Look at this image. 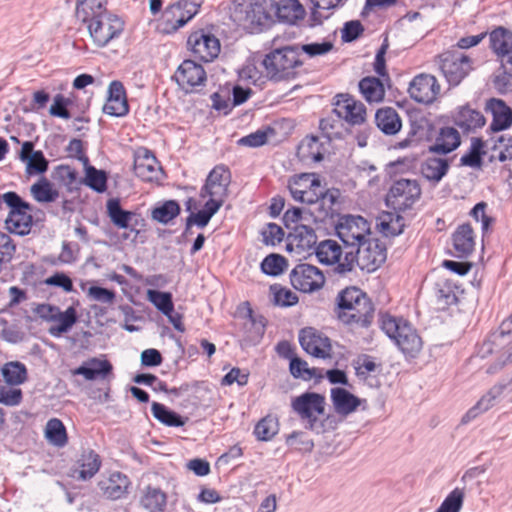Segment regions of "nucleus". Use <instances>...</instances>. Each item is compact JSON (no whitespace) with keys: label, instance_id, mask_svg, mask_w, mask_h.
Returning <instances> with one entry per match:
<instances>
[{"label":"nucleus","instance_id":"f257e3e1","mask_svg":"<svg viewBox=\"0 0 512 512\" xmlns=\"http://www.w3.org/2000/svg\"><path fill=\"white\" fill-rule=\"evenodd\" d=\"M106 0H77L76 17L87 24L93 42L105 47L124 30V22L107 11Z\"/></svg>","mask_w":512,"mask_h":512},{"label":"nucleus","instance_id":"f03ea898","mask_svg":"<svg viewBox=\"0 0 512 512\" xmlns=\"http://www.w3.org/2000/svg\"><path fill=\"white\" fill-rule=\"evenodd\" d=\"M230 18L248 33H260L273 24L269 0H234L230 6Z\"/></svg>","mask_w":512,"mask_h":512},{"label":"nucleus","instance_id":"7ed1b4c3","mask_svg":"<svg viewBox=\"0 0 512 512\" xmlns=\"http://www.w3.org/2000/svg\"><path fill=\"white\" fill-rule=\"evenodd\" d=\"M386 247L378 239L367 238L353 251L344 252V261L336 267L339 273L352 271L354 264L361 269L374 271L386 261Z\"/></svg>","mask_w":512,"mask_h":512},{"label":"nucleus","instance_id":"20e7f679","mask_svg":"<svg viewBox=\"0 0 512 512\" xmlns=\"http://www.w3.org/2000/svg\"><path fill=\"white\" fill-rule=\"evenodd\" d=\"M381 329L406 357L415 358L420 353L422 339L407 320L388 314L382 315Z\"/></svg>","mask_w":512,"mask_h":512},{"label":"nucleus","instance_id":"39448f33","mask_svg":"<svg viewBox=\"0 0 512 512\" xmlns=\"http://www.w3.org/2000/svg\"><path fill=\"white\" fill-rule=\"evenodd\" d=\"M302 65L300 49L296 45L275 49L268 53L263 60L268 78L276 82L295 78L296 68Z\"/></svg>","mask_w":512,"mask_h":512},{"label":"nucleus","instance_id":"423d86ee","mask_svg":"<svg viewBox=\"0 0 512 512\" xmlns=\"http://www.w3.org/2000/svg\"><path fill=\"white\" fill-rule=\"evenodd\" d=\"M204 0H178L165 8L159 24L163 34H173L188 23L199 11Z\"/></svg>","mask_w":512,"mask_h":512},{"label":"nucleus","instance_id":"0eeeda50","mask_svg":"<svg viewBox=\"0 0 512 512\" xmlns=\"http://www.w3.org/2000/svg\"><path fill=\"white\" fill-rule=\"evenodd\" d=\"M293 411L302 419L307 420L306 429L320 433L323 431V422L318 421L317 415L325 411V397L315 392H305L294 398L291 402Z\"/></svg>","mask_w":512,"mask_h":512},{"label":"nucleus","instance_id":"6e6552de","mask_svg":"<svg viewBox=\"0 0 512 512\" xmlns=\"http://www.w3.org/2000/svg\"><path fill=\"white\" fill-rule=\"evenodd\" d=\"M3 201L11 209L5 220L6 229L20 236L29 234L32 216L27 212L32 210V206L13 191L3 194Z\"/></svg>","mask_w":512,"mask_h":512},{"label":"nucleus","instance_id":"1a4fd4ad","mask_svg":"<svg viewBox=\"0 0 512 512\" xmlns=\"http://www.w3.org/2000/svg\"><path fill=\"white\" fill-rule=\"evenodd\" d=\"M422 190L415 179L401 178L393 182L385 197L387 207L395 212L411 209L420 199Z\"/></svg>","mask_w":512,"mask_h":512},{"label":"nucleus","instance_id":"9d476101","mask_svg":"<svg viewBox=\"0 0 512 512\" xmlns=\"http://www.w3.org/2000/svg\"><path fill=\"white\" fill-rule=\"evenodd\" d=\"M336 234L344 244L345 251H353L371 235L370 224L362 216L344 215L335 225Z\"/></svg>","mask_w":512,"mask_h":512},{"label":"nucleus","instance_id":"9b49d317","mask_svg":"<svg viewBox=\"0 0 512 512\" xmlns=\"http://www.w3.org/2000/svg\"><path fill=\"white\" fill-rule=\"evenodd\" d=\"M439 69L447 82L457 86L472 70V61L469 56L459 50H447L436 58Z\"/></svg>","mask_w":512,"mask_h":512},{"label":"nucleus","instance_id":"f8f14e48","mask_svg":"<svg viewBox=\"0 0 512 512\" xmlns=\"http://www.w3.org/2000/svg\"><path fill=\"white\" fill-rule=\"evenodd\" d=\"M187 46L194 57L203 62L213 61L220 53L219 39L202 29L194 31L189 35Z\"/></svg>","mask_w":512,"mask_h":512},{"label":"nucleus","instance_id":"ddd939ff","mask_svg":"<svg viewBox=\"0 0 512 512\" xmlns=\"http://www.w3.org/2000/svg\"><path fill=\"white\" fill-rule=\"evenodd\" d=\"M299 343L306 353L315 358L326 359L331 357L332 345L330 338L313 327L300 330Z\"/></svg>","mask_w":512,"mask_h":512},{"label":"nucleus","instance_id":"4468645a","mask_svg":"<svg viewBox=\"0 0 512 512\" xmlns=\"http://www.w3.org/2000/svg\"><path fill=\"white\" fill-rule=\"evenodd\" d=\"M337 301L340 310L358 309L364 322H372L374 306L364 290H340Z\"/></svg>","mask_w":512,"mask_h":512},{"label":"nucleus","instance_id":"2eb2a0df","mask_svg":"<svg viewBox=\"0 0 512 512\" xmlns=\"http://www.w3.org/2000/svg\"><path fill=\"white\" fill-rule=\"evenodd\" d=\"M230 183V170L224 165H217L208 174L205 184L201 188L200 196L202 198L208 196L225 199L228 196Z\"/></svg>","mask_w":512,"mask_h":512},{"label":"nucleus","instance_id":"dca6fc26","mask_svg":"<svg viewBox=\"0 0 512 512\" xmlns=\"http://www.w3.org/2000/svg\"><path fill=\"white\" fill-rule=\"evenodd\" d=\"M134 172L146 182L158 181L163 175L162 167L155 155L146 148H139L134 156Z\"/></svg>","mask_w":512,"mask_h":512},{"label":"nucleus","instance_id":"f3484780","mask_svg":"<svg viewBox=\"0 0 512 512\" xmlns=\"http://www.w3.org/2000/svg\"><path fill=\"white\" fill-rule=\"evenodd\" d=\"M317 246L315 230L306 224H297L287 236L286 249L297 255H303Z\"/></svg>","mask_w":512,"mask_h":512},{"label":"nucleus","instance_id":"a211bd4d","mask_svg":"<svg viewBox=\"0 0 512 512\" xmlns=\"http://www.w3.org/2000/svg\"><path fill=\"white\" fill-rule=\"evenodd\" d=\"M335 106L333 113H335L338 118L345 119L351 125H360L366 120L365 105L349 94L337 95Z\"/></svg>","mask_w":512,"mask_h":512},{"label":"nucleus","instance_id":"6ab92c4d","mask_svg":"<svg viewBox=\"0 0 512 512\" xmlns=\"http://www.w3.org/2000/svg\"><path fill=\"white\" fill-rule=\"evenodd\" d=\"M512 324V314L508 317L506 321H503L500 329L491 333L488 338L482 343L480 352L482 353V357H485L489 354L500 353L501 356L508 357L507 349L512 342H509L511 331L509 326ZM507 358L503 361V364L508 363Z\"/></svg>","mask_w":512,"mask_h":512},{"label":"nucleus","instance_id":"aec40b11","mask_svg":"<svg viewBox=\"0 0 512 512\" xmlns=\"http://www.w3.org/2000/svg\"><path fill=\"white\" fill-rule=\"evenodd\" d=\"M174 79L185 92H190L194 87L204 84L206 72L202 65L195 61L184 60L177 68Z\"/></svg>","mask_w":512,"mask_h":512},{"label":"nucleus","instance_id":"412c9836","mask_svg":"<svg viewBox=\"0 0 512 512\" xmlns=\"http://www.w3.org/2000/svg\"><path fill=\"white\" fill-rule=\"evenodd\" d=\"M290 282L292 288H322L325 277L321 270L316 266L301 263L296 265L290 272Z\"/></svg>","mask_w":512,"mask_h":512},{"label":"nucleus","instance_id":"4be33fe9","mask_svg":"<svg viewBox=\"0 0 512 512\" xmlns=\"http://www.w3.org/2000/svg\"><path fill=\"white\" fill-rule=\"evenodd\" d=\"M408 92L418 103H432L440 92V86L433 75L420 74L410 83Z\"/></svg>","mask_w":512,"mask_h":512},{"label":"nucleus","instance_id":"5701e85b","mask_svg":"<svg viewBox=\"0 0 512 512\" xmlns=\"http://www.w3.org/2000/svg\"><path fill=\"white\" fill-rule=\"evenodd\" d=\"M236 315L245 320L244 328L247 340L257 342L262 339L267 323L266 318L262 315H255L248 301L239 304Z\"/></svg>","mask_w":512,"mask_h":512},{"label":"nucleus","instance_id":"b1692460","mask_svg":"<svg viewBox=\"0 0 512 512\" xmlns=\"http://www.w3.org/2000/svg\"><path fill=\"white\" fill-rule=\"evenodd\" d=\"M269 11L276 20L287 24H295L305 16V9L298 0H269Z\"/></svg>","mask_w":512,"mask_h":512},{"label":"nucleus","instance_id":"393cba45","mask_svg":"<svg viewBox=\"0 0 512 512\" xmlns=\"http://www.w3.org/2000/svg\"><path fill=\"white\" fill-rule=\"evenodd\" d=\"M485 111L492 115V122L488 128L489 133H497L512 126V109L504 100L490 98L485 105Z\"/></svg>","mask_w":512,"mask_h":512},{"label":"nucleus","instance_id":"a878e982","mask_svg":"<svg viewBox=\"0 0 512 512\" xmlns=\"http://www.w3.org/2000/svg\"><path fill=\"white\" fill-rule=\"evenodd\" d=\"M316 197L317 200L311 204L314 208L312 211H309V216L315 222H322L327 218H333L335 214L334 206L338 203L340 190L337 188L320 190Z\"/></svg>","mask_w":512,"mask_h":512},{"label":"nucleus","instance_id":"bb28decb","mask_svg":"<svg viewBox=\"0 0 512 512\" xmlns=\"http://www.w3.org/2000/svg\"><path fill=\"white\" fill-rule=\"evenodd\" d=\"M103 112L114 117H123L129 112L126 91L122 82L114 80L109 84L108 97Z\"/></svg>","mask_w":512,"mask_h":512},{"label":"nucleus","instance_id":"cd10ccee","mask_svg":"<svg viewBox=\"0 0 512 512\" xmlns=\"http://www.w3.org/2000/svg\"><path fill=\"white\" fill-rule=\"evenodd\" d=\"M507 388L506 383H497L493 385L462 417L461 422L467 424L480 414L488 411L494 406L495 401L503 394Z\"/></svg>","mask_w":512,"mask_h":512},{"label":"nucleus","instance_id":"c85d7f7f","mask_svg":"<svg viewBox=\"0 0 512 512\" xmlns=\"http://www.w3.org/2000/svg\"><path fill=\"white\" fill-rule=\"evenodd\" d=\"M113 366L110 361L93 357L83 362L79 367L72 370L73 375H81L86 380L92 381L98 378L105 379L112 374Z\"/></svg>","mask_w":512,"mask_h":512},{"label":"nucleus","instance_id":"c756f323","mask_svg":"<svg viewBox=\"0 0 512 512\" xmlns=\"http://www.w3.org/2000/svg\"><path fill=\"white\" fill-rule=\"evenodd\" d=\"M130 481L126 475L121 472H114L109 478L99 482L98 486L103 494L112 500L122 498L128 490Z\"/></svg>","mask_w":512,"mask_h":512},{"label":"nucleus","instance_id":"7c9ffc66","mask_svg":"<svg viewBox=\"0 0 512 512\" xmlns=\"http://www.w3.org/2000/svg\"><path fill=\"white\" fill-rule=\"evenodd\" d=\"M461 144L459 132L453 127H444L440 129L435 143L429 147V152L446 155Z\"/></svg>","mask_w":512,"mask_h":512},{"label":"nucleus","instance_id":"2f4dec72","mask_svg":"<svg viewBox=\"0 0 512 512\" xmlns=\"http://www.w3.org/2000/svg\"><path fill=\"white\" fill-rule=\"evenodd\" d=\"M452 240L458 257L466 258L474 251V231L469 223L460 225L453 233Z\"/></svg>","mask_w":512,"mask_h":512},{"label":"nucleus","instance_id":"473e14b6","mask_svg":"<svg viewBox=\"0 0 512 512\" xmlns=\"http://www.w3.org/2000/svg\"><path fill=\"white\" fill-rule=\"evenodd\" d=\"M486 119L480 111L471 109L469 106L461 107L454 116V124L464 133L482 128Z\"/></svg>","mask_w":512,"mask_h":512},{"label":"nucleus","instance_id":"72a5a7b5","mask_svg":"<svg viewBox=\"0 0 512 512\" xmlns=\"http://www.w3.org/2000/svg\"><path fill=\"white\" fill-rule=\"evenodd\" d=\"M297 155L302 162H320L324 158L323 144L317 136H306L298 145Z\"/></svg>","mask_w":512,"mask_h":512},{"label":"nucleus","instance_id":"f704fd0d","mask_svg":"<svg viewBox=\"0 0 512 512\" xmlns=\"http://www.w3.org/2000/svg\"><path fill=\"white\" fill-rule=\"evenodd\" d=\"M375 123L386 135H395L401 129L402 123L398 112L392 107H383L375 113Z\"/></svg>","mask_w":512,"mask_h":512},{"label":"nucleus","instance_id":"c9c22d12","mask_svg":"<svg viewBox=\"0 0 512 512\" xmlns=\"http://www.w3.org/2000/svg\"><path fill=\"white\" fill-rule=\"evenodd\" d=\"M331 400L337 413L348 415L360 405V399L348 390L337 387L331 389Z\"/></svg>","mask_w":512,"mask_h":512},{"label":"nucleus","instance_id":"e433bc0d","mask_svg":"<svg viewBox=\"0 0 512 512\" xmlns=\"http://www.w3.org/2000/svg\"><path fill=\"white\" fill-rule=\"evenodd\" d=\"M314 252L318 261L322 264H337L338 267L340 263H343V261L340 260L343 254L342 248L335 240L327 239L319 242Z\"/></svg>","mask_w":512,"mask_h":512},{"label":"nucleus","instance_id":"4c0bfd02","mask_svg":"<svg viewBox=\"0 0 512 512\" xmlns=\"http://www.w3.org/2000/svg\"><path fill=\"white\" fill-rule=\"evenodd\" d=\"M151 413L158 422L167 427H182L189 420L188 417H183L164 404L155 401L151 404Z\"/></svg>","mask_w":512,"mask_h":512},{"label":"nucleus","instance_id":"58836bf2","mask_svg":"<svg viewBox=\"0 0 512 512\" xmlns=\"http://www.w3.org/2000/svg\"><path fill=\"white\" fill-rule=\"evenodd\" d=\"M449 167L447 159L427 157L421 164V173L427 180L438 183L447 174Z\"/></svg>","mask_w":512,"mask_h":512},{"label":"nucleus","instance_id":"ea45409f","mask_svg":"<svg viewBox=\"0 0 512 512\" xmlns=\"http://www.w3.org/2000/svg\"><path fill=\"white\" fill-rule=\"evenodd\" d=\"M140 503L149 512H163L167 504V495L160 488L147 486Z\"/></svg>","mask_w":512,"mask_h":512},{"label":"nucleus","instance_id":"a19ab883","mask_svg":"<svg viewBox=\"0 0 512 512\" xmlns=\"http://www.w3.org/2000/svg\"><path fill=\"white\" fill-rule=\"evenodd\" d=\"M106 208L110 221L119 229H128L132 219L136 216L134 212L124 210L118 199H109Z\"/></svg>","mask_w":512,"mask_h":512},{"label":"nucleus","instance_id":"79ce46f5","mask_svg":"<svg viewBox=\"0 0 512 512\" xmlns=\"http://www.w3.org/2000/svg\"><path fill=\"white\" fill-rule=\"evenodd\" d=\"M359 90L367 102H380L384 99L385 89L379 78L367 76L359 81Z\"/></svg>","mask_w":512,"mask_h":512},{"label":"nucleus","instance_id":"37998d69","mask_svg":"<svg viewBox=\"0 0 512 512\" xmlns=\"http://www.w3.org/2000/svg\"><path fill=\"white\" fill-rule=\"evenodd\" d=\"M482 138L473 137L467 153L460 158V166L472 168H481L483 165V156L486 154L485 144Z\"/></svg>","mask_w":512,"mask_h":512},{"label":"nucleus","instance_id":"c03bdc74","mask_svg":"<svg viewBox=\"0 0 512 512\" xmlns=\"http://www.w3.org/2000/svg\"><path fill=\"white\" fill-rule=\"evenodd\" d=\"M80 466L78 478L81 480H88L92 478L100 469L101 459L100 456L92 449L83 451L78 459Z\"/></svg>","mask_w":512,"mask_h":512},{"label":"nucleus","instance_id":"a18cd8bd","mask_svg":"<svg viewBox=\"0 0 512 512\" xmlns=\"http://www.w3.org/2000/svg\"><path fill=\"white\" fill-rule=\"evenodd\" d=\"M498 58L501 63V73L495 76L493 83L500 93H504L512 84V50L498 56Z\"/></svg>","mask_w":512,"mask_h":512},{"label":"nucleus","instance_id":"49530a36","mask_svg":"<svg viewBox=\"0 0 512 512\" xmlns=\"http://www.w3.org/2000/svg\"><path fill=\"white\" fill-rule=\"evenodd\" d=\"M1 375L8 385H20L27 380V368L20 361H10L1 366Z\"/></svg>","mask_w":512,"mask_h":512},{"label":"nucleus","instance_id":"de8ad7c7","mask_svg":"<svg viewBox=\"0 0 512 512\" xmlns=\"http://www.w3.org/2000/svg\"><path fill=\"white\" fill-rule=\"evenodd\" d=\"M490 47L498 56L512 50V32L504 27H498L490 33Z\"/></svg>","mask_w":512,"mask_h":512},{"label":"nucleus","instance_id":"09e8293b","mask_svg":"<svg viewBox=\"0 0 512 512\" xmlns=\"http://www.w3.org/2000/svg\"><path fill=\"white\" fill-rule=\"evenodd\" d=\"M279 431V421L274 415L268 414L258 421L254 427V435L259 441H270Z\"/></svg>","mask_w":512,"mask_h":512},{"label":"nucleus","instance_id":"8fccbe9b","mask_svg":"<svg viewBox=\"0 0 512 512\" xmlns=\"http://www.w3.org/2000/svg\"><path fill=\"white\" fill-rule=\"evenodd\" d=\"M487 143H491V151L499 150L497 157L494 155L489 157L490 162L496 159L500 162L512 160V136L500 135L498 137H490Z\"/></svg>","mask_w":512,"mask_h":512},{"label":"nucleus","instance_id":"3c124183","mask_svg":"<svg viewBox=\"0 0 512 512\" xmlns=\"http://www.w3.org/2000/svg\"><path fill=\"white\" fill-rule=\"evenodd\" d=\"M45 437L50 443L58 447H63L68 442L66 428L58 418L48 420L45 427Z\"/></svg>","mask_w":512,"mask_h":512},{"label":"nucleus","instance_id":"603ef678","mask_svg":"<svg viewBox=\"0 0 512 512\" xmlns=\"http://www.w3.org/2000/svg\"><path fill=\"white\" fill-rule=\"evenodd\" d=\"M30 192L34 199L40 203L54 202L59 197L58 190L54 189L52 184L44 177L31 186Z\"/></svg>","mask_w":512,"mask_h":512},{"label":"nucleus","instance_id":"864d4df0","mask_svg":"<svg viewBox=\"0 0 512 512\" xmlns=\"http://www.w3.org/2000/svg\"><path fill=\"white\" fill-rule=\"evenodd\" d=\"M180 213V206L175 200L165 201L162 205L155 207L152 210L151 217L153 220L167 224L172 219L177 217Z\"/></svg>","mask_w":512,"mask_h":512},{"label":"nucleus","instance_id":"5fc2aeb1","mask_svg":"<svg viewBox=\"0 0 512 512\" xmlns=\"http://www.w3.org/2000/svg\"><path fill=\"white\" fill-rule=\"evenodd\" d=\"M52 178L62 185H64L68 191H73L77 188V172L69 165H58L52 172Z\"/></svg>","mask_w":512,"mask_h":512},{"label":"nucleus","instance_id":"6e6d98bb","mask_svg":"<svg viewBox=\"0 0 512 512\" xmlns=\"http://www.w3.org/2000/svg\"><path fill=\"white\" fill-rule=\"evenodd\" d=\"M148 300L159 310L163 315L173 312L174 304L172 294L170 292H163L161 290H146Z\"/></svg>","mask_w":512,"mask_h":512},{"label":"nucleus","instance_id":"4d7b16f0","mask_svg":"<svg viewBox=\"0 0 512 512\" xmlns=\"http://www.w3.org/2000/svg\"><path fill=\"white\" fill-rule=\"evenodd\" d=\"M84 183L95 192L103 193L107 189V175L103 170H97L93 166H88Z\"/></svg>","mask_w":512,"mask_h":512},{"label":"nucleus","instance_id":"13d9d810","mask_svg":"<svg viewBox=\"0 0 512 512\" xmlns=\"http://www.w3.org/2000/svg\"><path fill=\"white\" fill-rule=\"evenodd\" d=\"M287 267V260L280 254L272 253L266 256L261 262V270L266 275L278 276Z\"/></svg>","mask_w":512,"mask_h":512},{"label":"nucleus","instance_id":"bf43d9fd","mask_svg":"<svg viewBox=\"0 0 512 512\" xmlns=\"http://www.w3.org/2000/svg\"><path fill=\"white\" fill-rule=\"evenodd\" d=\"M465 498L464 489L456 487L443 500L435 512H460Z\"/></svg>","mask_w":512,"mask_h":512},{"label":"nucleus","instance_id":"052dcab7","mask_svg":"<svg viewBox=\"0 0 512 512\" xmlns=\"http://www.w3.org/2000/svg\"><path fill=\"white\" fill-rule=\"evenodd\" d=\"M310 176H311L310 174H302L297 178L293 177V179H291L289 181L288 189L290 191L291 196L293 197V199L295 201L311 205L314 201L317 200V197L305 198V195L311 194V192L307 191V190L300 189L298 187L300 185V181H302V180L307 181L310 179Z\"/></svg>","mask_w":512,"mask_h":512},{"label":"nucleus","instance_id":"680f3d73","mask_svg":"<svg viewBox=\"0 0 512 512\" xmlns=\"http://www.w3.org/2000/svg\"><path fill=\"white\" fill-rule=\"evenodd\" d=\"M275 131L271 127H267L264 130H257L247 136L242 137L238 143L242 146L248 147H260L267 143L268 137L274 135Z\"/></svg>","mask_w":512,"mask_h":512},{"label":"nucleus","instance_id":"e2e57ef3","mask_svg":"<svg viewBox=\"0 0 512 512\" xmlns=\"http://www.w3.org/2000/svg\"><path fill=\"white\" fill-rule=\"evenodd\" d=\"M49 166L48 160L45 158L41 150H37L30 155L26 161V172L29 175L43 174L47 171Z\"/></svg>","mask_w":512,"mask_h":512},{"label":"nucleus","instance_id":"0e129e2a","mask_svg":"<svg viewBox=\"0 0 512 512\" xmlns=\"http://www.w3.org/2000/svg\"><path fill=\"white\" fill-rule=\"evenodd\" d=\"M460 295L455 290H437L436 305L438 310H446L451 306H460Z\"/></svg>","mask_w":512,"mask_h":512},{"label":"nucleus","instance_id":"69168bd1","mask_svg":"<svg viewBox=\"0 0 512 512\" xmlns=\"http://www.w3.org/2000/svg\"><path fill=\"white\" fill-rule=\"evenodd\" d=\"M70 104L71 100L69 98L64 97L62 94H57L54 97L53 104L50 106L49 113L54 117L69 119L71 114L67 107Z\"/></svg>","mask_w":512,"mask_h":512},{"label":"nucleus","instance_id":"338daca9","mask_svg":"<svg viewBox=\"0 0 512 512\" xmlns=\"http://www.w3.org/2000/svg\"><path fill=\"white\" fill-rule=\"evenodd\" d=\"M270 300L278 307H291L298 303V296L292 290H272Z\"/></svg>","mask_w":512,"mask_h":512},{"label":"nucleus","instance_id":"774afa93","mask_svg":"<svg viewBox=\"0 0 512 512\" xmlns=\"http://www.w3.org/2000/svg\"><path fill=\"white\" fill-rule=\"evenodd\" d=\"M364 32V27L359 20H351L344 24L341 38L343 42L350 43L358 39Z\"/></svg>","mask_w":512,"mask_h":512}]
</instances>
